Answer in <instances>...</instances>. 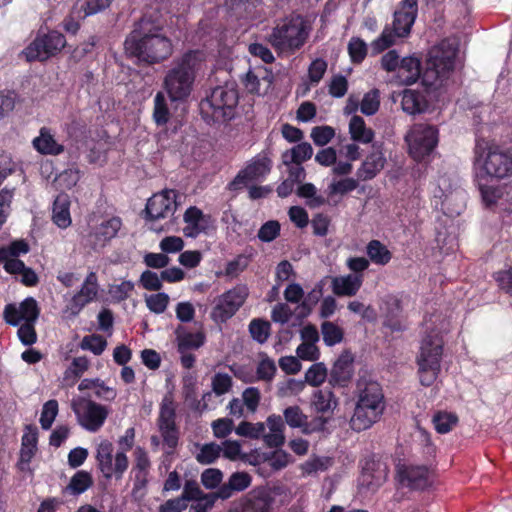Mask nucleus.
<instances>
[{
	"label": "nucleus",
	"instance_id": "69168bd1",
	"mask_svg": "<svg viewBox=\"0 0 512 512\" xmlns=\"http://www.w3.org/2000/svg\"><path fill=\"white\" fill-rule=\"evenodd\" d=\"M241 400L249 413H255L261 401V393L256 387L246 388L241 395Z\"/></svg>",
	"mask_w": 512,
	"mask_h": 512
},
{
	"label": "nucleus",
	"instance_id": "4be33fe9",
	"mask_svg": "<svg viewBox=\"0 0 512 512\" xmlns=\"http://www.w3.org/2000/svg\"><path fill=\"white\" fill-rule=\"evenodd\" d=\"M339 405V399L329 388H318L310 398V407L316 412L315 417H325L327 422Z\"/></svg>",
	"mask_w": 512,
	"mask_h": 512
},
{
	"label": "nucleus",
	"instance_id": "e2e57ef3",
	"mask_svg": "<svg viewBox=\"0 0 512 512\" xmlns=\"http://www.w3.org/2000/svg\"><path fill=\"white\" fill-rule=\"evenodd\" d=\"M28 252V243L24 240H16L10 243L8 246L0 248V260H6L7 258H17L18 256Z\"/></svg>",
	"mask_w": 512,
	"mask_h": 512
},
{
	"label": "nucleus",
	"instance_id": "a211bd4d",
	"mask_svg": "<svg viewBox=\"0 0 512 512\" xmlns=\"http://www.w3.org/2000/svg\"><path fill=\"white\" fill-rule=\"evenodd\" d=\"M249 291L245 285H237L220 295L212 310L215 321L225 322L230 319L244 304Z\"/></svg>",
	"mask_w": 512,
	"mask_h": 512
},
{
	"label": "nucleus",
	"instance_id": "f03ea898",
	"mask_svg": "<svg viewBox=\"0 0 512 512\" xmlns=\"http://www.w3.org/2000/svg\"><path fill=\"white\" fill-rule=\"evenodd\" d=\"M475 179L501 181L512 176V150L485 140L476 142L473 150Z\"/></svg>",
	"mask_w": 512,
	"mask_h": 512
},
{
	"label": "nucleus",
	"instance_id": "603ef678",
	"mask_svg": "<svg viewBox=\"0 0 512 512\" xmlns=\"http://www.w3.org/2000/svg\"><path fill=\"white\" fill-rule=\"evenodd\" d=\"M358 186L357 180L354 178H342L339 180H333L327 188V193L329 196L340 195L343 196L353 190H355Z\"/></svg>",
	"mask_w": 512,
	"mask_h": 512
},
{
	"label": "nucleus",
	"instance_id": "6e6552de",
	"mask_svg": "<svg viewBox=\"0 0 512 512\" xmlns=\"http://www.w3.org/2000/svg\"><path fill=\"white\" fill-rule=\"evenodd\" d=\"M135 442V429L128 428L124 435H122L118 444L121 451H118L113 456V445L108 440H102L96 449V460L98 468L103 476L107 479L115 476L120 479L128 468V457L126 452L132 449Z\"/></svg>",
	"mask_w": 512,
	"mask_h": 512
},
{
	"label": "nucleus",
	"instance_id": "cd10ccee",
	"mask_svg": "<svg viewBox=\"0 0 512 512\" xmlns=\"http://www.w3.org/2000/svg\"><path fill=\"white\" fill-rule=\"evenodd\" d=\"M183 220L185 222L183 233L189 238H196L205 232L209 225V217L195 206H191L185 211Z\"/></svg>",
	"mask_w": 512,
	"mask_h": 512
},
{
	"label": "nucleus",
	"instance_id": "0eeeda50",
	"mask_svg": "<svg viewBox=\"0 0 512 512\" xmlns=\"http://www.w3.org/2000/svg\"><path fill=\"white\" fill-rule=\"evenodd\" d=\"M203 62V52L190 51L168 71L164 79V88L171 101H181L190 95L195 74L201 69Z\"/></svg>",
	"mask_w": 512,
	"mask_h": 512
},
{
	"label": "nucleus",
	"instance_id": "ea45409f",
	"mask_svg": "<svg viewBox=\"0 0 512 512\" xmlns=\"http://www.w3.org/2000/svg\"><path fill=\"white\" fill-rule=\"evenodd\" d=\"M313 155V148L308 142H301L293 146L291 149L286 150L282 153V163L291 164L297 163L302 164L309 160Z\"/></svg>",
	"mask_w": 512,
	"mask_h": 512
},
{
	"label": "nucleus",
	"instance_id": "39448f33",
	"mask_svg": "<svg viewBox=\"0 0 512 512\" xmlns=\"http://www.w3.org/2000/svg\"><path fill=\"white\" fill-rule=\"evenodd\" d=\"M311 30L307 19L301 15H291L277 22L268 41L278 54L290 56L305 45Z\"/></svg>",
	"mask_w": 512,
	"mask_h": 512
},
{
	"label": "nucleus",
	"instance_id": "c9c22d12",
	"mask_svg": "<svg viewBox=\"0 0 512 512\" xmlns=\"http://www.w3.org/2000/svg\"><path fill=\"white\" fill-rule=\"evenodd\" d=\"M52 221L60 229L68 228L71 223L70 200L66 194H59L53 203Z\"/></svg>",
	"mask_w": 512,
	"mask_h": 512
},
{
	"label": "nucleus",
	"instance_id": "f8f14e48",
	"mask_svg": "<svg viewBox=\"0 0 512 512\" xmlns=\"http://www.w3.org/2000/svg\"><path fill=\"white\" fill-rule=\"evenodd\" d=\"M237 103L238 92L234 86H218L200 102V111L207 121H225L233 118Z\"/></svg>",
	"mask_w": 512,
	"mask_h": 512
},
{
	"label": "nucleus",
	"instance_id": "9b49d317",
	"mask_svg": "<svg viewBox=\"0 0 512 512\" xmlns=\"http://www.w3.org/2000/svg\"><path fill=\"white\" fill-rule=\"evenodd\" d=\"M466 193L451 175H440L432 188V202L436 209L449 216L459 215L465 206Z\"/></svg>",
	"mask_w": 512,
	"mask_h": 512
},
{
	"label": "nucleus",
	"instance_id": "dca6fc26",
	"mask_svg": "<svg viewBox=\"0 0 512 512\" xmlns=\"http://www.w3.org/2000/svg\"><path fill=\"white\" fill-rule=\"evenodd\" d=\"M66 45L63 34L57 31H49L38 34L36 38L22 51L27 61H45L58 54Z\"/></svg>",
	"mask_w": 512,
	"mask_h": 512
},
{
	"label": "nucleus",
	"instance_id": "79ce46f5",
	"mask_svg": "<svg viewBox=\"0 0 512 512\" xmlns=\"http://www.w3.org/2000/svg\"><path fill=\"white\" fill-rule=\"evenodd\" d=\"M195 458L202 465L214 463L221 455L222 447L214 442L196 444Z\"/></svg>",
	"mask_w": 512,
	"mask_h": 512
},
{
	"label": "nucleus",
	"instance_id": "c85d7f7f",
	"mask_svg": "<svg viewBox=\"0 0 512 512\" xmlns=\"http://www.w3.org/2000/svg\"><path fill=\"white\" fill-rule=\"evenodd\" d=\"M265 434L262 435L264 443L270 448H278L285 442V424L280 415L272 414L267 417Z\"/></svg>",
	"mask_w": 512,
	"mask_h": 512
},
{
	"label": "nucleus",
	"instance_id": "e433bc0d",
	"mask_svg": "<svg viewBox=\"0 0 512 512\" xmlns=\"http://www.w3.org/2000/svg\"><path fill=\"white\" fill-rule=\"evenodd\" d=\"M401 107L405 113L415 115L424 112L428 104L422 93L406 89L402 93Z\"/></svg>",
	"mask_w": 512,
	"mask_h": 512
},
{
	"label": "nucleus",
	"instance_id": "8fccbe9b",
	"mask_svg": "<svg viewBox=\"0 0 512 512\" xmlns=\"http://www.w3.org/2000/svg\"><path fill=\"white\" fill-rule=\"evenodd\" d=\"M380 107V92L378 89H372L364 94L360 101V111L366 116L375 115Z\"/></svg>",
	"mask_w": 512,
	"mask_h": 512
},
{
	"label": "nucleus",
	"instance_id": "412c9836",
	"mask_svg": "<svg viewBox=\"0 0 512 512\" xmlns=\"http://www.w3.org/2000/svg\"><path fill=\"white\" fill-rule=\"evenodd\" d=\"M397 476L403 486L424 489L431 485L433 473L426 465L399 464Z\"/></svg>",
	"mask_w": 512,
	"mask_h": 512
},
{
	"label": "nucleus",
	"instance_id": "f257e3e1",
	"mask_svg": "<svg viewBox=\"0 0 512 512\" xmlns=\"http://www.w3.org/2000/svg\"><path fill=\"white\" fill-rule=\"evenodd\" d=\"M127 55L149 64L168 58L173 51L171 40L162 33V24L144 15L124 42Z\"/></svg>",
	"mask_w": 512,
	"mask_h": 512
},
{
	"label": "nucleus",
	"instance_id": "bb28decb",
	"mask_svg": "<svg viewBox=\"0 0 512 512\" xmlns=\"http://www.w3.org/2000/svg\"><path fill=\"white\" fill-rule=\"evenodd\" d=\"M387 467L381 463H367L359 479V485L370 492H375L386 481Z\"/></svg>",
	"mask_w": 512,
	"mask_h": 512
},
{
	"label": "nucleus",
	"instance_id": "4d7b16f0",
	"mask_svg": "<svg viewBox=\"0 0 512 512\" xmlns=\"http://www.w3.org/2000/svg\"><path fill=\"white\" fill-rule=\"evenodd\" d=\"M169 109L165 96L162 92H158L154 98L153 118L157 125H165L169 120Z\"/></svg>",
	"mask_w": 512,
	"mask_h": 512
},
{
	"label": "nucleus",
	"instance_id": "bf43d9fd",
	"mask_svg": "<svg viewBox=\"0 0 512 512\" xmlns=\"http://www.w3.org/2000/svg\"><path fill=\"white\" fill-rule=\"evenodd\" d=\"M297 194L307 199V205L311 208L319 207L325 202L322 196L317 195V189L312 183L301 185L297 190Z\"/></svg>",
	"mask_w": 512,
	"mask_h": 512
},
{
	"label": "nucleus",
	"instance_id": "b1692460",
	"mask_svg": "<svg viewBox=\"0 0 512 512\" xmlns=\"http://www.w3.org/2000/svg\"><path fill=\"white\" fill-rule=\"evenodd\" d=\"M353 376V357L350 353H342L334 362L329 377L333 387H346Z\"/></svg>",
	"mask_w": 512,
	"mask_h": 512
},
{
	"label": "nucleus",
	"instance_id": "aec40b11",
	"mask_svg": "<svg viewBox=\"0 0 512 512\" xmlns=\"http://www.w3.org/2000/svg\"><path fill=\"white\" fill-rule=\"evenodd\" d=\"M40 315V308L33 297H27L20 303H9L3 311L5 322L11 326H18L21 323L37 322Z\"/></svg>",
	"mask_w": 512,
	"mask_h": 512
},
{
	"label": "nucleus",
	"instance_id": "680f3d73",
	"mask_svg": "<svg viewBox=\"0 0 512 512\" xmlns=\"http://www.w3.org/2000/svg\"><path fill=\"white\" fill-rule=\"evenodd\" d=\"M249 332L255 341L262 344L266 342L269 337L270 324L261 319H253L249 324Z\"/></svg>",
	"mask_w": 512,
	"mask_h": 512
},
{
	"label": "nucleus",
	"instance_id": "393cba45",
	"mask_svg": "<svg viewBox=\"0 0 512 512\" xmlns=\"http://www.w3.org/2000/svg\"><path fill=\"white\" fill-rule=\"evenodd\" d=\"M99 292L98 278L95 272L91 271L86 276L80 290L72 297L71 305L74 312H79L85 305L94 301Z\"/></svg>",
	"mask_w": 512,
	"mask_h": 512
},
{
	"label": "nucleus",
	"instance_id": "09e8293b",
	"mask_svg": "<svg viewBox=\"0 0 512 512\" xmlns=\"http://www.w3.org/2000/svg\"><path fill=\"white\" fill-rule=\"evenodd\" d=\"M79 346L82 350L90 351L94 355L99 356L105 351L107 341L99 334H90L82 338Z\"/></svg>",
	"mask_w": 512,
	"mask_h": 512
},
{
	"label": "nucleus",
	"instance_id": "423d86ee",
	"mask_svg": "<svg viewBox=\"0 0 512 512\" xmlns=\"http://www.w3.org/2000/svg\"><path fill=\"white\" fill-rule=\"evenodd\" d=\"M292 498L291 490L285 485L259 486L234 501L228 512H272L275 507L289 504Z\"/></svg>",
	"mask_w": 512,
	"mask_h": 512
},
{
	"label": "nucleus",
	"instance_id": "49530a36",
	"mask_svg": "<svg viewBox=\"0 0 512 512\" xmlns=\"http://www.w3.org/2000/svg\"><path fill=\"white\" fill-rule=\"evenodd\" d=\"M329 466V458L311 456L308 460H306L299 466V469L303 477H308L327 470Z\"/></svg>",
	"mask_w": 512,
	"mask_h": 512
},
{
	"label": "nucleus",
	"instance_id": "f704fd0d",
	"mask_svg": "<svg viewBox=\"0 0 512 512\" xmlns=\"http://www.w3.org/2000/svg\"><path fill=\"white\" fill-rule=\"evenodd\" d=\"M33 147L44 155H59L64 151L62 144H59L51 130L43 127L40 129L39 136L33 139Z\"/></svg>",
	"mask_w": 512,
	"mask_h": 512
},
{
	"label": "nucleus",
	"instance_id": "a878e982",
	"mask_svg": "<svg viewBox=\"0 0 512 512\" xmlns=\"http://www.w3.org/2000/svg\"><path fill=\"white\" fill-rule=\"evenodd\" d=\"M185 497L192 502L189 512H208L215 504V497L204 493L195 481L185 483Z\"/></svg>",
	"mask_w": 512,
	"mask_h": 512
},
{
	"label": "nucleus",
	"instance_id": "052dcab7",
	"mask_svg": "<svg viewBox=\"0 0 512 512\" xmlns=\"http://www.w3.org/2000/svg\"><path fill=\"white\" fill-rule=\"evenodd\" d=\"M58 402L54 399L44 403L40 416L42 429L49 430L58 414Z\"/></svg>",
	"mask_w": 512,
	"mask_h": 512
},
{
	"label": "nucleus",
	"instance_id": "6ab92c4d",
	"mask_svg": "<svg viewBox=\"0 0 512 512\" xmlns=\"http://www.w3.org/2000/svg\"><path fill=\"white\" fill-rule=\"evenodd\" d=\"M283 421L290 428L300 429L305 435H310L325 430L327 425V418L325 417H312L310 420L308 416L298 405H292L283 410Z\"/></svg>",
	"mask_w": 512,
	"mask_h": 512
},
{
	"label": "nucleus",
	"instance_id": "9d476101",
	"mask_svg": "<svg viewBox=\"0 0 512 512\" xmlns=\"http://www.w3.org/2000/svg\"><path fill=\"white\" fill-rule=\"evenodd\" d=\"M443 343L441 333L434 329L426 333L421 341L417 364L420 383L424 386H431L438 377Z\"/></svg>",
	"mask_w": 512,
	"mask_h": 512
},
{
	"label": "nucleus",
	"instance_id": "1a4fd4ad",
	"mask_svg": "<svg viewBox=\"0 0 512 512\" xmlns=\"http://www.w3.org/2000/svg\"><path fill=\"white\" fill-rule=\"evenodd\" d=\"M417 16V0H404L394 13L392 27H385L381 35L371 43L373 54H379L394 45L396 38L409 35Z\"/></svg>",
	"mask_w": 512,
	"mask_h": 512
},
{
	"label": "nucleus",
	"instance_id": "72a5a7b5",
	"mask_svg": "<svg viewBox=\"0 0 512 512\" xmlns=\"http://www.w3.org/2000/svg\"><path fill=\"white\" fill-rule=\"evenodd\" d=\"M385 162L386 159L382 152H372L358 168L357 177L364 181L373 179L384 168Z\"/></svg>",
	"mask_w": 512,
	"mask_h": 512
},
{
	"label": "nucleus",
	"instance_id": "864d4df0",
	"mask_svg": "<svg viewBox=\"0 0 512 512\" xmlns=\"http://www.w3.org/2000/svg\"><path fill=\"white\" fill-rule=\"evenodd\" d=\"M323 341L327 346L338 344L343 339V330L333 322L325 321L321 325Z\"/></svg>",
	"mask_w": 512,
	"mask_h": 512
},
{
	"label": "nucleus",
	"instance_id": "f3484780",
	"mask_svg": "<svg viewBox=\"0 0 512 512\" xmlns=\"http://www.w3.org/2000/svg\"><path fill=\"white\" fill-rule=\"evenodd\" d=\"M271 167L272 160L268 152L263 151L257 154L238 172L230 182L229 189L236 191L248 187L250 183L266 177L270 173Z\"/></svg>",
	"mask_w": 512,
	"mask_h": 512
},
{
	"label": "nucleus",
	"instance_id": "774afa93",
	"mask_svg": "<svg viewBox=\"0 0 512 512\" xmlns=\"http://www.w3.org/2000/svg\"><path fill=\"white\" fill-rule=\"evenodd\" d=\"M348 52L353 62L360 63L366 57L367 45L362 39L353 37L349 41Z\"/></svg>",
	"mask_w": 512,
	"mask_h": 512
},
{
	"label": "nucleus",
	"instance_id": "4468645a",
	"mask_svg": "<svg viewBox=\"0 0 512 512\" xmlns=\"http://www.w3.org/2000/svg\"><path fill=\"white\" fill-rule=\"evenodd\" d=\"M178 192L174 189H165L155 193L146 204L147 225L154 232H162L164 227L157 224L158 220L167 219L174 215L178 207Z\"/></svg>",
	"mask_w": 512,
	"mask_h": 512
},
{
	"label": "nucleus",
	"instance_id": "0e129e2a",
	"mask_svg": "<svg viewBox=\"0 0 512 512\" xmlns=\"http://www.w3.org/2000/svg\"><path fill=\"white\" fill-rule=\"evenodd\" d=\"M169 296L164 292L152 294L145 298L148 309L155 314H162L169 304Z\"/></svg>",
	"mask_w": 512,
	"mask_h": 512
},
{
	"label": "nucleus",
	"instance_id": "2f4dec72",
	"mask_svg": "<svg viewBox=\"0 0 512 512\" xmlns=\"http://www.w3.org/2000/svg\"><path fill=\"white\" fill-rule=\"evenodd\" d=\"M175 335L178 351L199 349L204 345L206 339L202 330L190 332L183 326H179L176 329Z\"/></svg>",
	"mask_w": 512,
	"mask_h": 512
},
{
	"label": "nucleus",
	"instance_id": "20e7f679",
	"mask_svg": "<svg viewBox=\"0 0 512 512\" xmlns=\"http://www.w3.org/2000/svg\"><path fill=\"white\" fill-rule=\"evenodd\" d=\"M356 396L350 426L354 431L361 432L380 420L385 410V397L381 385L366 378L358 380Z\"/></svg>",
	"mask_w": 512,
	"mask_h": 512
},
{
	"label": "nucleus",
	"instance_id": "7c9ffc66",
	"mask_svg": "<svg viewBox=\"0 0 512 512\" xmlns=\"http://www.w3.org/2000/svg\"><path fill=\"white\" fill-rule=\"evenodd\" d=\"M273 75L267 70L249 71L245 79V88L248 92L265 95L271 89Z\"/></svg>",
	"mask_w": 512,
	"mask_h": 512
},
{
	"label": "nucleus",
	"instance_id": "5701e85b",
	"mask_svg": "<svg viewBox=\"0 0 512 512\" xmlns=\"http://www.w3.org/2000/svg\"><path fill=\"white\" fill-rule=\"evenodd\" d=\"M122 227V221L119 217H111L103 221L90 233V245L93 250H99L105 247L113 238H115Z\"/></svg>",
	"mask_w": 512,
	"mask_h": 512
},
{
	"label": "nucleus",
	"instance_id": "37998d69",
	"mask_svg": "<svg viewBox=\"0 0 512 512\" xmlns=\"http://www.w3.org/2000/svg\"><path fill=\"white\" fill-rule=\"evenodd\" d=\"M475 181L480 190L482 200L486 206L490 207L496 204L497 201L502 197V187L492 184L494 180L475 179Z\"/></svg>",
	"mask_w": 512,
	"mask_h": 512
},
{
	"label": "nucleus",
	"instance_id": "de8ad7c7",
	"mask_svg": "<svg viewBox=\"0 0 512 512\" xmlns=\"http://www.w3.org/2000/svg\"><path fill=\"white\" fill-rule=\"evenodd\" d=\"M158 425L159 429L175 426V405L170 396H165L162 400Z\"/></svg>",
	"mask_w": 512,
	"mask_h": 512
},
{
	"label": "nucleus",
	"instance_id": "a19ab883",
	"mask_svg": "<svg viewBox=\"0 0 512 512\" xmlns=\"http://www.w3.org/2000/svg\"><path fill=\"white\" fill-rule=\"evenodd\" d=\"M366 254L369 261L380 266L387 265L392 258V254L389 249L379 240H371L367 244Z\"/></svg>",
	"mask_w": 512,
	"mask_h": 512
},
{
	"label": "nucleus",
	"instance_id": "5fc2aeb1",
	"mask_svg": "<svg viewBox=\"0 0 512 512\" xmlns=\"http://www.w3.org/2000/svg\"><path fill=\"white\" fill-rule=\"evenodd\" d=\"M328 376L327 368L324 363L318 362L309 367L305 373L306 382L313 386H321Z\"/></svg>",
	"mask_w": 512,
	"mask_h": 512
},
{
	"label": "nucleus",
	"instance_id": "6e6d98bb",
	"mask_svg": "<svg viewBox=\"0 0 512 512\" xmlns=\"http://www.w3.org/2000/svg\"><path fill=\"white\" fill-rule=\"evenodd\" d=\"M267 466L274 471H279L287 467L292 462V457L289 453L282 449H277L265 457Z\"/></svg>",
	"mask_w": 512,
	"mask_h": 512
},
{
	"label": "nucleus",
	"instance_id": "c03bdc74",
	"mask_svg": "<svg viewBox=\"0 0 512 512\" xmlns=\"http://www.w3.org/2000/svg\"><path fill=\"white\" fill-rule=\"evenodd\" d=\"M80 180V171L76 167L68 168L59 173L53 184L57 190H70L76 186L78 181Z\"/></svg>",
	"mask_w": 512,
	"mask_h": 512
},
{
	"label": "nucleus",
	"instance_id": "2eb2a0df",
	"mask_svg": "<svg viewBox=\"0 0 512 512\" xmlns=\"http://www.w3.org/2000/svg\"><path fill=\"white\" fill-rule=\"evenodd\" d=\"M71 409L78 424L89 432H97L104 425L109 409L90 398L76 396L71 400Z\"/></svg>",
	"mask_w": 512,
	"mask_h": 512
},
{
	"label": "nucleus",
	"instance_id": "7ed1b4c3",
	"mask_svg": "<svg viewBox=\"0 0 512 512\" xmlns=\"http://www.w3.org/2000/svg\"><path fill=\"white\" fill-rule=\"evenodd\" d=\"M457 45L455 41L446 39L432 47L428 53L427 66L422 82L428 92L439 95L447 92L454 84L451 76L454 71Z\"/></svg>",
	"mask_w": 512,
	"mask_h": 512
},
{
	"label": "nucleus",
	"instance_id": "473e14b6",
	"mask_svg": "<svg viewBox=\"0 0 512 512\" xmlns=\"http://www.w3.org/2000/svg\"><path fill=\"white\" fill-rule=\"evenodd\" d=\"M421 74V62L417 57H404L399 64L397 78L399 83L410 85L415 83Z\"/></svg>",
	"mask_w": 512,
	"mask_h": 512
},
{
	"label": "nucleus",
	"instance_id": "ddd939ff",
	"mask_svg": "<svg viewBox=\"0 0 512 512\" xmlns=\"http://www.w3.org/2000/svg\"><path fill=\"white\" fill-rule=\"evenodd\" d=\"M405 141L408 152L415 161L424 160L438 144V129L430 124H414L407 132Z\"/></svg>",
	"mask_w": 512,
	"mask_h": 512
},
{
	"label": "nucleus",
	"instance_id": "58836bf2",
	"mask_svg": "<svg viewBox=\"0 0 512 512\" xmlns=\"http://www.w3.org/2000/svg\"><path fill=\"white\" fill-rule=\"evenodd\" d=\"M233 386L232 377L228 373L217 372L211 378V388L212 392H207L203 395L202 401L206 402L208 399L212 397V393L217 396H222L228 393ZM203 410L207 409L206 403L203 404Z\"/></svg>",
	"mask_w": 512,
	"mask_h": 512
},
{
	"label": "nucleus",
	"instance_id": "3c124183",
	"mask_svg": "<svg viewBox=\"0 0 512 512\" xmlns=\"http://www.w3.org/2000/svg\"><path fill=\"white\" fill-rule=\"evenodd\" d=\"M458 423V417L454 413L438 412L433 416L435 430L440 434L448 433Z\"/></svg>",
	"mask_w": 512,
	"mask_h": 512
},
{
	"label": "nucleus",
	"instance_id": "338daca9",
	"mask_svg": "<svg viewBox=\"0 0 512 512\" xmlns=\"http://www.w3.org/2000/svg\"><path fill=\"white\" fill-rule=\"evenodd\" d=\"M311 139L317 146H325L335 136V131L330 126H317L311 131Z\"/></svg>",
	"mask_w": 512,
	"mask_h": 512
},
{
	"label": "nucleus",
	"instance_id": "a18cd8bd",
	"mask_svg": "<svg viewBox=\"0 0 512 512\" xmlns=\"http://www.w3.org/2000/svg\"><path fill=\"white\" fill-rule=\"evenodd\" d=\"M93 483L92 477L90 473L81 470L76 472L71 480L69 485L66 487V490L71 495H80L84 493L86 490H88Z\"/></svg>",
	"mask_w": 512,
	"mask_h": 512
},
{
	"label": "nucleus",
	"instance_id": "c756f323",
	"mask_svg": "<svg viewBox=\"0 0 512 512\" xmlns=\"http://www.w3.org/2000/svg\"><path fill=\"white\" fill-rule=\"evenodd\" d=\"M363 284L362 274H347L332 279L331 288L337 296H354Z\"/></svg>",
	"mask_w": 512,
	"mask_h": 512
},
{
	"label": "nucleus",
	"instance_id": "13d9d810",
	"mask_svg": "<svg viewBox=\"0 0 512 512\" xmlns=\"http://www.w3.org/2000/svg\"><path fill=\"white\" fill-rule=\"evenodd\" d=\"M236 434L253 439L262 438L265 434V424L262 422H241L235 429Z\"/></svg>",
	"mask_w": 512,
	"mask_h": 512
},
{
	"label": "nucleus",
	"instance_id": "4c0bfd02",
	"mask_svg": "<svg viewBox=\"0 0 512 512\" xmlns=\"http://www.w3.org/2000/svg\"><path fill=\"white\" fill-rule=\"evenodd\" d=\"M349 134L354 142L369 144L374 139V131L366 126L361 116L354 115L349 122Z\"/></svg>",
	"mask_w": 512,
	"mask_h": 512
}]
</instances>
